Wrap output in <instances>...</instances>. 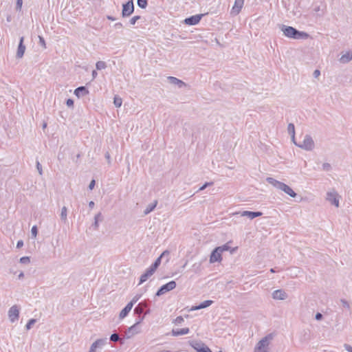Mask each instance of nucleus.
Returning a JSON list of instances; mask_svg holds the SVG:
<instances>
[{"instance_id":"f257e3e1","label":"nucleus","mask_w":352,"mask_h":352,"mask_svg":"<svg viewBox=\"0 0 352 352\" xmlns=\"http://www.w3.org/2000/svg\"><path fill=\"white\" fill-rule=\"evenodd\" d=\"M280 30L283 32V34L286 37L289 38L307 39L309 36V34H307V32L299 31L292 26L282 25L280 27Z\"/></svg>"},{"instance_id":"f03ea898","label":"nucleus","mask_w":352,"mask_h":352,"mask_svg":"<svg viewBox=\"0 0 352 352\" xmlns=\"http://www.w3.org/2000/svg\"><path fill=\"white\" fill-rule=\"evenodd\" d=\"M266 181L270 184L272 185L276 188L283 191L291 197H295L297 195V194L292 189V188L283 182H280L272 177H267Z\"/></svg>"},{"instance_id":"7ed1b4c3","label":"nucleus","mask_w":352,"mask_h":352,"mask_svg":"<svg viewBox=\"0 0 352 352\" xmlns=\"http://www.w3.org/2000/svg\"><path fill=\"white\" fill-rule=\"evenodd\" d=\"M151 300H145L138 303L134 309V313L138 315V320L140 316L144 317L151 313L150 309Z\"/></svg>"},{"instance_id":"20e7f679","label":"nucleus","mask_w":352,"mask_h":352,"mask_svg":"<svg viewBox=\"0 0 352 352\" xmlns=\"http://www.w3.org/2000/svg\"><path fill=\"white\" fill-rule=\"evenodd\" d=\"M273 336L272 334H269L262 338L256 344L254 352H268L267 346L270 344V341L272 340Z\"/></svg>"},{"instance_id":"39448f33","label":"nucleus","mask_w":352,"mask_h":352,"mask_svg":"<svg viewBox=\"0 0 352 352\" xmlns=\"http://www.w3.org/2000/svg\"><path fill=\"white\" fill-rule=\"evenodd\" d=\"M314 142L311 135H306L302 143L297 144V146L306 151H312L314 148Z\"/></svg>"},{"instance_id":"423d86ee","label":"nucleus","mask_w":352,"mask_h":352,"mask_svg":"<svg viewBox=\"0 0 352 352\" xmlns=\"http://www.w3.org/2000/svg\"><path fill=\"white\" fill-rule=\"evenodd\" d=\"M176 282L175 280H171L162 286H161L159 289L157 291L155 294V296H160L176 287Z\"/></svg>"},{"instance_id":"0eeeda50","label":"nucleus","mask_w":352,"mask_h":352,"mask_svg":"<svg viewBox=\"0 0 352 352\" xmlns=\"http://www.w3.org/2000/svg\"><path fill=\"white\" fill-rule=\"evenodd\" d=\"M144 319V316H140L139 319L136 321V322L132 325L131 327L129 328L128 331L126 333V338H130L135 334L140 332V327L139 324L143 321Z\"/></svg>"},{"instance_id":"6e6552de","label":"nucleus","mask_w":352,"mask_h":352,"mask_svg":"<svg viewBox=\"0 0 352 352\" xmlns=\"http://www.w3.org/2000/svg\"><path fill=\"white\" fill-rule=\"evenodd\" d=\"M134 11V4L133 0H129L122 5V16H129Z\"/></svg>"},{"instance_id":"1a4fd4ad","label":"nucleus","mask_w":352,"mask_h":352,"mask_svg":"<svg viewBox=\"0 0 352 352\" xmlns=\"http://www.w3.org/2000/svg\"><path fill=\"white\" fill-rule=\"evenodd\" d=\"M8 317L11 322H14L18 320L19 317V309L16 305H13L10 308Z\"/></svg>"},{"instance_id":"9d476101","label":"nucleus","mask_w":352,"mask_h":352,"mask_svg":"<svg viewBox=\"0 0 352 352\" xmlns=\"http://www.w3.org/2000/svg\"><path fill=\"white\" fill-rule=\"evenodd\" d=\"M221 252H220V250L217 248H215L211 252L210 256V263H213L216 262H220L222 260Z\"/></svg>"},{"instance_id":"9b49d317","label":"nucleus","mask_w":352,"mask_h":352,"mask_svg":"<svg viewBox=\"0 0 352 352\" xmlns=\"http://www.w3.org/2000/svg\"><path fill=\"white\" fill-rule=\"evenodd\" d=\"M203 16H204V14H202L193 15V16L186 18L184 20V22L187 25H195L197 24L201 21Z\"/></svg>"},{"instance_id":"f8f14e48","label":"nucleus","mask_w":352,"mask_h":352,"mask_svg":"<svg viewBox=\"0 0 352 352\" xmlns=\"http://www.w3.org/2000/svg\"><path fill=\"white\" fill-rule=\"evenodd\" d=\"M23 42H24V37L21 36L19 39V43L18 45L16 54V57L17 58H21L24 55L26 47H25V45H24Z\"/></svg>"},{"instance_id":"ddd939ff","label":"nucleus","mask_w":352,"mask_h":352,"mask_svg":"<svg viewBox=\"0 0 352 352\" xmlns=\"http://www.w3.org/2000/svg\"><path fill=\"white\" fill-rule=\"evenodd\" d=\"M155 271H154L153 269H151L150 267L145 271L144 274H142L140 278V282L139 285L142 284L143 283L146 282L154 273Z\"/></svg>"},{"instance_id":"4468645a","label":"nucleus","mask_w":352,"mask_h":352,"mask_svg":"<svg viewBox=\"0 0 352 352\" xmlns=\"http://www.w3.org/2000/svg\"><path fill=\"white\" fill-rule=\"evenodd\" d=\"M337 193L336 192H327V199L332 204L336 207L339 206V200L337 198Z\"/></svg>"},{"instance_id":"2eb2a0df","label":"nucleus","mask_w":352,"mask_h":352,"mask_svg":"<svg viewBox=\"0 0 352 352\" xmlns=\"http://www.w3.org/2000/svg\"><path fill=\"white\" fill-rule=\"evenodd\" d=\"M243 3L244 0H235L234 4L232 8V14L235 15L238 14L243 8Z\"/></svg>"},{"instance_id":"dca6fc26","label":"nucleus","mask_w":352,"mask_h":352,"mask_svg":"<svg viewBox=\"0 0 352 352\" xmlns=\"http://www.w3.org/2000/svg\"><path fill=\"white\" fill-rule=\"evenodd\" d=\"M213 303V301L211 300H205L202 302H201L199 305H196V306H192L190 309V311H195V310H199V309H205V308H207L209 306H210Z\"/></svg>"},{"instance_id":"f3484780","label":"nucleus","mask_w":352,"mask_h":352,"mask_svg":"<svg viewBox=\"0 0 352 352\" xmlns=\"http://www.w3.org/2000/svg\"><path fill=\"white\" fill-rule=\"evenodd\" d=\"M74 94L78 98L83 97L89 94V90L86 87L80 86L74 90Z\"/></svg>"},{"instance_id":"a211bd4d","label":"nucleus","mask_w":352,"mask_h":352,"mask_svg":"<svg viewBox=\"0 0 352 352\" xmlns=\"http://www.w3.org/2000/svg\"><path fill=\"white\" fill-rule=\"evenodd\" d=\"M262 214L263 213L261 212H258V211L254 212V211L245 210L241 212V215L242 217H248L250 219H253L256 217L261 216Z\"/></svg>"},{"instance_id":"6ab92c4d","label":"nucleus","mask_w":352,"mask_h":352,"mask_svg":"<svg viewBox=\"0 0 352 352\" xmlns=\"http://www.w3.org/2000/svg\"><path fill=\"white\" fill-rule=\"evenodd\" d=\"M272 297L276 300H285L287 298V294L281 289H277L272 293Z\"/></svg>"},{"instance_id":"aec40b11","label":"nucleus","mask_w":352,"mask_h":352,"mask_svg":"<svg viewBox=\"0 0 352 352\" xmlns=\"http://www.w3.org/2000/svg\"><path fill=\"white\" fill-rule=\"evenodd\" d=\"M169 252L168 251L166 250L164 252H163L162 253V254L154 261V263L150 266V267L151 269H153L154 271H156V270L157 269V267L160 266V263H161V261H162V258L165 255V254H168Z\"/></svg>"},{"instance_id":"412c9836","label":"nucleus","mask_w":352,"mask_h":352,"mask_svg":"<svg viewBox=\"0 0 352 352\" xmlns=\"http://www.w3.org/2000/svg\"><path fill=\"white\" fill-rule=\"evenodd\" d=\"M168 80L170 84L177 85L179 88L186 86L184 82L173 76H168Z\"/></svg>"},{"instance_id":"4be33fe9","label":"nucleus","mask_w":352,"mask_h":352,"mask_svg":"<svg viewBox=\"0 0 352 352\" xmlns=\"http://www.w3.org/2000/svg\"><path fill=\"white\" fill-rule=\"evenodd\" d=\"M190 331L189 328H182L172 330V335L174 336H179L182 335L188 334Z\"/></svg>"},{"instance_id":"5701e85b","label":"nucleus","mask_w":352,"mask_h":352,"mask_svg":"<svg viewBox=\"0 0 352 352\" xmlns=\"http://www.w3.org/2000/svg\"><path fill=\"white\" fill-rule=\"evenodd\" d=\"M352 60V52H348L344 54H342L340 58V61L342 63H347Z\"/></svg>"},{"instance_id":"b1692460","label":"nucleus","mask_w":352,"mask_h":352,"mask_svg":"<svg viewBox=\"0 0 352 352\" xmlns=\"http://www.w3.org/2000/svg\"><path fill=\"white\" fill-rule=\"evenodd\" d=\"M107 342V339H98L96 340L91 346L92 351H96V349L100 346L104 345Z\"/></svg>"},{"instance_id":"393cba45","label":"nucleus","mask_w":352,"mask_h":352,"mask_svg":"<svg viewBox=\"0 0 352 352\" xmlns=\"http://www.w3.org/2000/svg\"><path fill=\"white\" fill-rule=\"evenodd\" d=\"M157 204V200H155L153 203L148 204L147 206V207L146 208V209L144 210V214L145 215H146V214H149L150 212H151L155 208Z\"/></svg>"},{"instance_id":"a878e982","label":"nucleus","mask_w":352,"mask_h":352,"mask_svg":"<svg viewBox=\"0 0 352 352\" xmlns=\"http://www.w3.org/2000/svg\"><path fill=\"white\" fill-rule=\"evenodd\" d=\"M102 221V217L101 212H98L94 217V223L92 226L94 227L95 230L98 228V222Z\"/></svg>"},{"instance_id":"bb28decb","label":"nucleus","mask_w":352,"mask_h":352,"mask_svg":"<svg viewBox=\"0 0 352 352\" xmlns=\"http://www.w3.org/2000/svg\"><path fill=\"white\" fill-rule=\"evenodd\" d=\"M288 133L291 135L292 139L295 138V126L292 123H289L287 126Z\"/></svg>"},{"instance_id":"cd10ccee","label":"nucleus","mask_w":352,"mask_h":352,"mask_svg":"<svg viewBox=\"0 0 352 352\" xmlns=\"http://www.w3.org/2000/svg\"><path fill=\"white\" fill-rule=\"evenodd\" d=\"M67 208L66 206H63L61 208V212H60V219L64 222H67Z\"/></svg>"},{"instance_id":"c85d7f7f","label":"nucleus","mask_w":352,"mask_h":352,"mask_svg":"<svg viewBox=\"0 0 352 352\" xmlns=\"http://www.w3.org/2000/svg\"><path fill=\"white\" fill-rule=\"evenodd\" d=\"M107 67V64L104 61H98L96 64V68L97 70L104 69Z\"/></svg>"},{"instance_id":"c756f323","label":"nucleus","mask_w":352,"mask_h":352,"mask_svg":"<svg viewBox=\"0 0 352 352\" xmlns=\"http://www.w3.org/2000/svg\"><path fill=\"white\" fill-rule=\"evenodd\" d=\"M129 312H130V310L129 309H127L126 307H124L120 313V315H119L120 318H121V319L124 318L128 315V314Z\"/></svg>"},{"instance_id":"7c9ffc66","label":"nucleus","mask_w":352,"mask_h":352,"mask_svg":"<svg viewBox=\"0 0 352 352\" xmlns=\"http://www.w3.org/2000/svg\"><path fill=\"white\" fill-rule=\"evenodd\" d=\"M113 104L116 107H120L122 104V98L116 96L113 98Z\"/></svg>"},{"instance_id":"2f4dec72","label":"nucleus","mask_w":352,"mask_h":352,"mask_svg":"<svg viewBox=\"0 0 352 352\" xmlns=\"http://www.w3.org/2000/svg\"><path fill=\"white\" fill-rule=\"evenodd\" d=\"M137 4L140 8L144 9L148 5V0H138Z\"/></svg>"},{"instance_id":"473e14b6","label":"nucleus","mask_w":352,"mask_h":352,"mask_svg":"<svg viewBox=\"0 0 352 352\" xmlns=\"http://www.w3.org/2000/svg\"><path fill=\"white\" fill-rule=\"evenodd\" d=\"M36 322V319L32 318L28 320V323L25 325V328L27 330H29L32 328V325H34Z\"/></svg>"},{"instance_id":"72a5a7b5","label":"nucleus","mask_w":352,"mask_h":352,"mask_svg":"<svg viewBox=\"0 0 352 352\" xmlns=\"http://www.w3.org/2000/svg\"><path fill=\"white\" fill-rule=\"evenodd\" d=\"M197 352H212V351L208 346H203L201 348L195 347Z\"/></svg>"},{"instance_id":"f704fd0d","label":"nucleus","mask_w":352,"mask_h":352,"mask_svg":"<svg viewBox=\"0 0 352 352\" xmlns=\"http://www.w3.org/2000/svg\"><path fill=\"white\" fill-rule=\"evenodd\" d=\"M219 250H220V252H223L224 251H228L230 249V246L228 243L224 244L221 246L217 247Z\"/></svg>"},{"instance_id":"c9c22d12","label":"nucleus","mask_w":352,"mask_h":352,"mask_svg":"<svg viewBox=\"0 0 352 352\" xmlns=\"http://www.w3.org/2000/svg\"><path fill=\"white\" fill-rule=\"evenodd\" d=\"M30 262L29 256H23L20 258V263L23 264H28Z\"/></svg>"},{"instance_id":"e433bc0d","label":"nucleus","mask_w":352,"mask_h":352,"mask_svg":"<svg viewBox=\"0 0 352 352\" xmlns=\"http://www.w3.org/2000/svg\"><path fill=\"white\" fill-rule=\"evenodd\" d=\"M120 339V336L118 333H113L110 336V340L112 342H117Z\"/></svg>"},{"instance_id":"4c0bfd02","label":"nucleus","mask_w":352,"mask_h":352,"mask_svg":"<svg viewBox=\"0 0 352 352\" xmlns=\"http://www.w3.org/2000/svg\"><path fill=\"white\" fill-rule=\"evenodd\" d=\"M213 184V182H206L203 186H201L198 191H201V190H204V189H206L207 187L208 186H210Z\"/></svg>"},{"instance_id":"58836bf2","label":"nucleus","mask_w":352,"mask_h":352,"mask_svg":"<svg viewBox=\"0 0 352 352\" xmlns=\"http://www.w3.org/2000/svg\"><path fill=\"white\" fill-rule=\"evenodd\" d=\"M38 233V228L36 226H34L31 229V234L32 237H36Z\"/></svg>"},{"instance_id":"ea45409f","label":"nucleus","mask_w":352,"mask_h":352,"mask_svg":"<svg viewBox=\"0 0 352 352\" xmlns=\"http://www.w3.org/2000/svg\"><path fill=\"white\" fill-rule=\"evenodd\" d=\"M38 39H39V42H38L39 45H41L42 47H43L44 48H46V44H45L44 38L41 36H38Z\"/></svg>"},{"instance_id":"a19ab883","label":"nucleus","mask_w":352,"mask_h":352,"mask_svg":"<svg viewBox=\"0 0 352 352\" xmlns=\"http://www.w3.org/2000/svg\"><path fill=\"white\" fill-rule=\"evenodd\" d=\"M140 19V16H134L133 17H132L129 22H130V24L131 25H135L136 21H138L139 19Z\"/></svg>"},{"instance_id":"79ce46f5","label":"nucleus","mask_w":352,"mask_h":352,"mask_svg":"<svg viewBox=\"0 0 352 352\" xmlns=\"http://www.w3.org/2000/svg\"><path fill=\"white\" fill-rule=\"evenodd\" d=\"M23 4V0H16V9L20 10Z\"/></svg>"},{"instance_id":"37998d69","label":"nucleus","mask_w":352,"mask_h":352,"mask_svg":"<svg viewBox=\"0 0 352 352\" xmlns=\"http://www.w3.org/2000/svg\"><path fill=\"white\" fill-rule=\"evenodd\" d=\"M331 165L329 163H324L322 164V169L324 170L329 171V170H331Z\"/></svg>"},{"instance_id":"c03bdc74","label":"nucleus","mask_w":352,"mask_h":352,"mask_svg":"<svg viewBox=\"0 0 352 352\" xmlns=\"http://www.w3.org/2000/svg\"><path fill=\"white\" fill-rule=\"evenodd\" d=\"M66 104L68 107H72L74 106V100L71 98H68L66 100Z\"/></svg>"},{"instance_id":"a18cd8bd","label":"nucleus","mask_w":352,"mask_h":352,"mask_svg":"<svg viewBox=\"0 0 352 352\" xmlns=\"http://www.w3.org/2000/svg\"><path fill=\"white\" fill-rule=\"evenodd\" d=\"M36 168L39 173L40 175H42L43 173V170H42V166L41 164L39 163L38 161L36 162Z\"/></svg>"},{"instance_id":"49530a36","label":"nucleus","mask_w":352,"mask_h":352,"mask_svg":"<svg viewBox=\"0 0 352 352\" xmlns=\"http://www.w3.org/2000/svg\"><path fill=\"white\" fill-rule=\"evenodd\" d=\"M340 302L342 303V305L345 307V308H349V302L344 300V299H341L340 300Z\"/></svg>"},{"instance_id":"de8ad7c7","label":"nucleus","mask_w":352,"mask_h":352,"mask_svg":"<svg viewBox=\"0 0 352 352\" xmlns=\"http://www.w3.org/2000/svg\"><path fill=\"white\" fill-rule=\"evenodd\" d=\"M95 184H96V181L94 179H92L88 186L89 189L90 190H93L94 188Z\"/></svg>"},{"instance_id":"09e8293b","label":"nucleus","mask_w":352,"mask_h":352,"mask_svg":"<svg viewBox=\"0 0 352 352\" xmlns=\"http://www.w3.org/2000/svg\"><path fill=\"white\" fill-rule=\"evenodd\" d=\"M184 322V318L182 316H178L175 319L176 324H179Z\"/></svg>"},{"instance_id":"8fccbe9b","label":"nucleus","mask_w":352,"mask_h":352,"mask_svg":"<svg viewBox=\"0 0 352 352\" xmlns=\"http://www.w3.org/2000/svg\"><path fill=\"white\" fill-rule=\"evenodd\" d=\"M344 349L348 351V352H352V346L349 344H345L344 345Z\"/></svg>"},{"instance_id":"3c124183","label":"nucleus","mask_w":352,"mask_h":352,"mask_svg":"<svg viewBox=\"0 0 352 352\" xmlns=\"http://www.w3.org/2000/svg\"><path fill=\"white\" fill-rule=\"evenodd\" d=\"M322 318H323L322 314H320V313H319V312H318V313H317V314H316V316H315V318H316V320H320Z\"/></svg>"},{"instance_id":"603ef678","label":"nucleus","mask_w":352,"mask_h":352,"mask_svg":"<svg viewBox=\"0 0 352 352\" xmlns=\"http://www.w3.org/2000/svg\"><path fill=\"white\" fill-rule=\"evenodd\" d=\"M141 297V295H136L135 296L131 301L135 304Z\"/></svg>"},{"instance_id":"864d4df0","label":"nucleus","mask_w":352,"mask_h":352,"mask_svg":"<svg viewBox=\"0 0 352 352\" xmlns=\"http://www.w3.org/2000/svg\"><path fill=\"white\" fill-rule=\"evenodd\" d=\"M133 305H134V303L131 300V302H129L125 307H126V308L131 311L132 309Z\"/></svg>"},{"instance_id":"5fc2aeb1","label":"nucleus","mask_w":352,"mask_h":352,"mask_svg":"<svg viewBox=\"0 0 352 352\" xmlns=\"http://www.w3.org/2000/svg\"><path fill=\"white\" fill-rule=\"evenodd\" d=\"M23 245V241L22 240H19L16 243V248H21Z\"/></svg>"},{"instance_id":"6e6d98bb","label":"nucleus","mask_w":352,"mask_h":352,"mask_svg":"<svg viewBox=\"0 0 352 352\" xmlns=\"http://www.w3.org/2000/svg\"><path fill=\"white\" fill-rule=\"evenodd\" d=\"M320 72L318 69H316V70L314 72V74H313V75H314V76L315 78L318 77V76H320Z\"/></svg>"},{"instance_id":"4d7b16f0","label":"nucleus","mask_w":352,"mask_h":352,"mask_svg":"<svg viewBox=\"0 0 352 352\" xmlns=\"http://www.w3.org/2000/svg\"><path fill=\"white\" fill-rule=\"evenodd\" d=\"M104 156H105V158L108 160L109 164H110L111 163V160H110L111 157H110V154L109 153V152H107L105 153Z\"/></svg>"},{"instance_id":"13d9d810","label":"nucleus","mask_w":352,"mask_h":352,"mask_svg":"<svg viewBox=\"0 0 352 352\" xmlns=\"http://www.w3.org/2000/svg\"><path fill=\"white\" fill-rule=\"evenodd\" d=\"M114 28L116 29H120V28H122V24L121 23H116L115 25H114Z\"/></svg>"},{"instance_id":"bf43d9fd","label":"nucleus","mask_w":352,"mask_h":352,"mask_svg":"<svg viewBox=\"0 0 352 352\" xmlns=\"http://www.w3.org/2000/svg\"><path fill=\"white\" fill-rule=\"evenodd\" d=\"M91 75H92V79H95L98 76V73L96 70H93Z\"/></svg>"},{"instance_id":"052dcab7","label":"nucleus","mask_w":352,"mask_h":352,"mask_svg":"<svg viewBox=\"0 0 352 352\" xmlns=\"http://www.w3.org/2000/svg\"><path fill=\"white\" fill-rule=\"evenodd\" d=\"M94 205H95V204H94V202L93 201H89V207L91 209L94 208Z\"/></svg>"},{"instance_id":"680f3d73","label":"nucleus","mask_w":352,"mask_h":352,"mask_svg":"<svg viewBox=\"0 0 352 352\" xmlns=\"http://www.w3.org/2000/svg\"><path fill=\"white\" fill-rule=\"evenodd\" d=\"M107 19L111 21H115L116 18L111 16H107Z\"/></svg>"},{"instance_id":"e2e57ef3","label":"nucleus","mask_w":352,"mask_h":352,"mask_svg":"<svg viewBox=\"0 0 352 352\" xmlns=\"http://www.w3.org/2000/svg\"><path fill=\"white\" fill-rule=\"evenodd\" d=\"M23 276H24V274H23V272H21V273L19 274V279L22 278Z\"/></svg>"},{"instance_id":"0e129e2a","label":"nucleus","mask_w":352,"mask_h":352,"mask_svg":"<svg viewBox=\"0 0 352 352\" xmlns=\"http://www.w3.org/2000/svg\"><path fill=\"white\" fill-rule=\"evenodd\" d=\"M270 272L272 273H275L276 271L275 268H271Z\"/></svg>"},{"instance_id":"69168bd1","label":"nucleus","mask_w":352,"mask_h":352,"mask_svg":"<svg viewBox=\"0 0 352 352\" xmlns=\"http://www.w3.org/2000/svg\"><path fill=\"white\" fill-rule=\"evenodd\" d=\"M292 141L294 142V143L297 146V143L295 142V138L294 139H292Z\"/></svg>"},{"instance_id":"338daca9","label":"nucleus","mask_w":352,"mask_h":352,"mask_svg":"<svg viewBox=\"0 0 352 352\" xmlns=\"http://www.w3.org/2000/svg\"><path fill=\"white\" fill-rule=\"evenodd\" d=\"M43 126V128H45L47 126V124L44 123Z\"/></svg>"},{"instance_id":"774afa93","label":"nucleus","mask_w":352,"mask_h":352,"mask_svg":"<svg viewBox=\"0 0 352 352\" xmlns=\"http://www.w3.org/2000/svg\"><path fill=\"white\" fill-rule=\"evenodd\" d=\"M89 352H95V351H92V350H91V348L90 347Z\"/></svg>"}]
</instances>
